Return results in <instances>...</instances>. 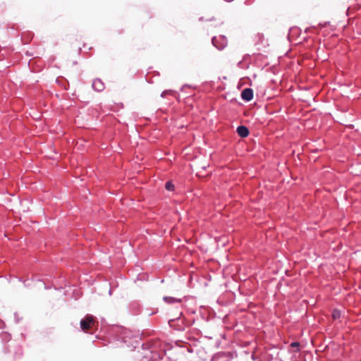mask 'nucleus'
I'll use <instances>...</instances> for the list:
<instances>
[{"instance_id": "f257e3e1", "label": "nucleus", "mask_w": 361, "mask_h": 361, "mask_svg": "<svg viewBox=\"0 0 361 361\" xmlns=\"http://www.w3.org/2000/svg\"><path fill=\"white\" fill-rule=\"evenodd\" d=\"M96 324L93 316L87 314L80 321V327L84 332H88Z\"/></svg>"}, {"instance_id": "f03ea898", "label": "nucleus", "mask_w": 361, "mask_h": 361, "mask_svg": "<svg viewBox=\"0 0 361 361\" xmlns=\"http://www.w3.org/2000/svg\"><path fill=\"white\" fill-rule=\"evenodd\" d=\"M241 97L245 101H250L253 97V91L250 88H246L243 90L241 93Z\"/></svg>"}, {"instance_id": "7ed1b4c3", "label": "nucleus", "mask_w": 361, "mask_h": 361, "mask_svg": "<svg viewBox=\"0 0 361 361\" xmlns=\"http://www.w3.org/2000/svg\"><path fill=\"white\" fill-rule=\"evenodd\" d=\"M92 87L97 92H100L104 90V84L100 79H94L92 82Z\"/></svg>"}, {"instance_id": "20e7f679", "label": "nucleus", "mask_w": 361, "mask_h": 361, "mask_svg": "<svg viewBox=\"0 0 361 361\" xmlns=\"http://www.w3.org/2000/svg\"><path fill=\"white\" fill-rule=\"evenodd\" d=\"M237 133L241 137H246L249 135V130L247 127L240 126L237 128Z\"/></svg>"}, {"instance_id": "39448f33", "label": "nucleus", "mask_w": 361, "mask_h": 361, "mask_svg": "<svg viewBox=\"0 0 361 361\" xmlns=\"http://www.w3.org/2000/svg\"><path fill=\"white\" fill-rule=\"evenodd\" d=\"M332 317L334 319H338L341 317V312L338 310H334L332 312Z\"/></svg>"}, {"instance_id": "423d86ee", "label": "nucleus", "mask_w": 361, "mask_h": 361, "mask_svg": "<svg viewBox=\"0 0 361 361\" xmlns=\"http://www.w3.org/2000/svg\"><path fill=\"white\" fill-rule=\"evenodd\" d=\"M164 300L168 303H172V302L180 301V300H177V299H176L174 298H171V297H165V298H164Z\"/></svg>"}, {"instance_id": "0eeeda50", "label": "nucleus", "mask_w": 361, "mask_h": 361, "mask_svg": "<svg viewBox=\"0 0 361 361\" xmlns=\"http://www.w3.org/2000/svg\"><path fill=\"white\" fill-rule=\"evenodd\" d=\"M165 188L167 190L173 191L174 190V185L171 182H167L165 185Z\"/></svg>"}, {"instance_id": "6e6552de", "label": "nucleus", "mask_w": 361, "mask_h": 361, "mask_svg": "<svg viewBox=\"0 0 361 361\" xmlns=\"http://www.w3.org/2000/svg\"><path fill=\"white\" fill-rule=\"evenodd\" d=\"M290 345H291L292 347H298V346H299V343H298V342H294V343H292Z\"/></svg>"}, {"instance_id": "1a4fd4ad", "label": "nucleus", "mask_w": 361, "mask_h": 361, "mask_svg": "<svg viewBox=\"0 0 361 361\" xmlns=\"http://www.w3.org/2000/svg\"><path fill=\"white\" fill-rule=\"evenodd\" d=\"M216 42H217V39H216V38H213V39H212V42H213V44H214L215 46H216L217 47H219V45H217Z\"/></svg>"}, {"instance_id": "9d476101", "label": "nucleus", "mask_w": 361, "mask_h": 361, "mask_svg": "<svg viewBox=\"0 0 361 361\" xmlns=\"http://www.w3.org/2000/svg\"><path fill=\"white\" fill-rule=\"evenodd\" d=\"M223 40L225 41V42L224 44H222L221 45L219 46V49H222L224 47H225L226 45V40H225V38H223Z\"/></svg>"}, {"instance_id": "9b49d317", "label": "nucleus", "mask_w": 361, "mask_h": 361, "mask_svg": "<svg viewBox=\"0 0 361 361\" xmlns=\"http://www.w3.org/2000/svg\"><path fill=\"white\" fill-rule=\"evenodd\" d=\"M170 92L169 91H165L162 94H161V97H164L166 94H167L168 93H169Z\"/></svg>"}, {"instance_id": "f8f14e48", "label": "nucleus", "mask_w": 361, "mask_h": 361, "mask_svg": "<svg viewBox=\"0 0 361 361\" xmlns=\"http://www.w3.org/2000/svg\"><path fill=\"white\" fill-rule=\"evenodd\" d=\"M170 92L169 91H165L162 94H161V97H164L166 94H167L168 93H169Z\"/></svg>"}]
</instances>
